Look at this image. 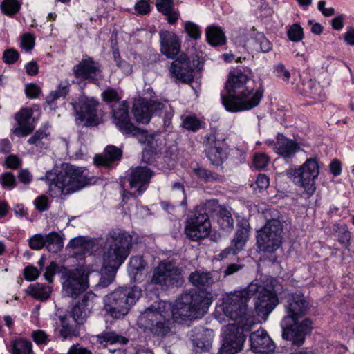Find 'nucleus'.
Segmentation results:
<instances>
[{
  "label": "nucleus",
  "instance_id": "f257e3e1",
  "mask_svg": "<svg viewBox=\"0 0 354 354\" xmlns=\"http://www.w3.org/2000/svg\"><path fill=\"white\" fill-rule=\"evenodd\" d=\"M308 303L301 293H288L285 297L284 308L287 315L281 322L282 337L298 346L304 343L306 335L312 329V322L306 318L301 322L297 319L304 316Z\"/></svg>",
  "mask_w": 354,
  "mask_h": 354
},
{
  "label": "nucleus",
  "instance_id": "f03ea898",
  "mask_svg": "<svg viewBox=\"0 0 354 354\" xmlns=\"http://www.w3.org/2000/svg\"><path fill=\"white\" fill-rule=\"evenodd\" d=\"M132 236L126 231L115 228L111 230L106 237L109 248L103 255V268L100 281L96 286L107 287L114 280L119 267L129 254Z\"/></svg>",
  "mask_w": 354,
  "mask_h": 354
},
{
  "label": "nucleus",
  "instance_id": "7ed1b4c3",
  "mask_svg": "<svg viewBox=\"0 0 354 354\" xmlns=\"http://www.w3.org/2000/svg\"><path fill=\"white\" fill-rule=\"evenodd\" d=\"M92 178L86 168L67 164L58 173L47 171L41 179L48 185L49 195L59 197L78 192L90 185Z\"/></svg>",
  "mask_w": 354,
  "mask_h": 354
},
{
  "label": "nucleus",
  "instance_id": "20e7f679",
  "mask_svg": "<svg viewBox=\"0 0 354 354\" xmlns=\"http://www.w3.org/2000/svg\"><path fill=\"white\" fill-rule=\"evenodd\" d=\"M171 316L176 322L198 318L204 315L210 304L211 299L203 291H189L183 292L174 304L169 302Z\"/></svg>",
  "mask_w": 354,
  "mask_h": 354
},
{
  "label": "nucleus",
  "instance_id": "39448f33",
  "mask_svg": "<svg viewBox=\"0 0 354 354\" xmlns=\"http://www.w3.org/2000/svg\"><path fill=\"white\" fill-rule=\"evenodd\" d=\"M171 306L169 302H154L138 318L140 328L154 335L163 337L170 332Z\"/></svg>",
  "mask_w": 354,
  "mask_h": 354
},
{
  "label": "nucleus",
  "instance_id": "423d86ee",
  "mask_svg": "<svg viewBox=\"0 0 354 354\" xmlns=\"http://www.w3.org/2000/svg\"><path fill=\"white\" fill-rule=\"evenodd\" d=\"M218 207V201L215 199L207 200L197 206L194 214L186 222V236L192 241H198L208 236L211 230L209 215L216 211Z\"/></svg>",
  "mask_w": 354,
  "mask_h": 354
},
{
  "label": "nucleus",
  "instance_id": "0eeeda50",
  "mask_svg": "<svg viewBox=\"0 0 354 354\" xmlns=\"http://www.w3.org/2000/svg\"><path fill=\"white\" fill-rule=\"evenodd\" d=\"M142 295L137 287L120 288L106 295L104 309L111 317L120 319L126 315Z\"/></svg>",
  "mask_w": 354,
  "mask_h": 354
},
{
  "label": "nucleus",
  "instance_id": "6e6552de",
  "mask_svg": "<svg viewBox=\"0 0 354 354\" xmlns=\"http://www.w3.org/2000/svg\"><path fill=\"white\" fill-rule=\"evenodd\" d=\"M256 291L255 310L258 315L268 317L279 304V295L283 291L282 284L274 278L266 279L263 286H249V291Z\"/></svg>",
  "mask_w": 354,
  "mask_h": 354
},
{
  "label": "nucleus",
  "instance_id": "1a4fd4ad",
  "mask_svg": "<svg viewBox=\"0 0 354 354\" xmlns=\"http://www.w3.org/2000/svg\"><path fill=\"white\" fill-rule=\"evenodd\" d=\"M266 216L267 221L265 225L257 231V245L261 251L272 253L277 250L281 245L283 239V224L278 218L279 212L273 211L272 213L277 218H268L267 214Z\"/></svg>",
  "mask_w": 354,
  "mask_h": 354
},
{
  "label": "nucleus",
  "instance_id": "9d476101",
  "mask_svg": "<svg viewBox=\"0 0 354 354\" xmlns=\"http://www.w3.org/2000/svg\"><path fill=\"white\" fill-rule=\"evenodd\" d=\"M249 299L247 290L226 294L223 302V311L225 316L235 321L236 325H247L250 318L248 313Z\"/></svg>",
  "mask_w": 354,
  "mask_h": 354
},
{
  "label": "nucleus",
  "instance_id": "9b49d317",
  "mask_svg": "<svg viewBox=\"0 0 354 354\" xmlns=\"http://www.w3.org/2000/svg\"><path fill=\"white\" fill-rule=\"evenodd\" d=\"M62 292L64 295L76 299L85 292L88 285V272L84 268L68 269L62 268L60 270Z\"/></svg>",
  "mask_w": 354,
  "mask_h": 354
},
{
  "label": "nucleus",
  "instance_id": "f8f14e48",
  "mask_svg": "<svg viewBox=\"0 0 354 354\" xmlns=\"http://www.w3.org/2000/svg\"><path fill=\"white\" fill-rule=\"evenodd\" d=\"M151 281L162 290L180 286L183 283L181 270L173 261H162L153 269Z\"/></svg>",
  "mask_w": 354,
  "mask_h": 354
},
{
  "label": "nucleus",
  "instance_id": "ddd939ff",
  "mask_svg": "<svg viewBox=\"0 0 354 354\" xmlns=\"http://www.w3.org/2000/svg\"><path fill=\"white\" fill-rule=\"evenodd\" d=\"M319 174V166L315 159L309 158L297 169H290L288 175L295 184L303 187L307 194L313 195L315 191V180Z\"/></svg>",
  "mask_w": 354,
  "mask_h": 354
},
{
  "label": "nucleus",
  "instance_id": "4468645a",
  "mask_svg": "<svg viewBox=\"0 0 354 354\" xmlns=\"http://www.w3.org/2000/svg\"><path fill=\"white\" fill-rule=\"evenodd\" d=\"M264 91L261 88L253 92L250 88L243 93L231 97H223L222 103L226 110L230 112H239L250 110L259 105L263 96Z\"/></svg>",
  "mask_w": 354,
  "mask_h": 354
},
{
  "label": "nucleus",
  "instance_id": "2eb2a0df",
  "mask_svg": "<svg viewBox=\"0 0 354 354\" xmlns=\"http://www.w3.org/2000/svg\"><path fill=\"white\" fill-rule=\"evenodd\" d=\"M204 153L212 165H222L227 160L229 149L224 138L219 137V133L212 131L203 138Z\"/></svg>",
  "mask_w": 354,
  "mask_h": 354
},
{
  "label": "nucleus",
  "instance_id": "dca6fc26",
  "mask_svg": "<svg viewBox=\"0 0 354 354\" xmlns=\"http://www.w3.org/2000/svg\"><path fill=\"white\" fill-rule=\"evenodd\" d=\"M76 112L77 118L83 122L86 120V125L96 126L100 123V117L98 113L100 103L93 97L81 95L77 102L73 103Z\"/></svg>",
  "mask_w": 354,
  "mask_h": 354
},
{
  "label": "nucleus",
  "instance_id": "f3484780",
  "mask_svg": "<svg viewBox=\"0 0 354 354\" xmlns=\"http://www.w3.org/2000/svg\"><path fill=\"white\" fill-rule=\"evenodd\" d=\"M245 326L230 324L224 327L220 354H235L242 349L245 341L243 330Z\"/></svg>",
  "mask_w": 354,
  "mask_h": 354
},
{
  "label": "nucleus",
  "instance_id": "a211bd4d",
  "mask_svg": "<svg viewBox=\"0 0 354 354\" xmlns=\"http://www.w3.org/2000/svg\"><path fill=\"white\" fill-rule=\"evenodd\" d=\"M111 115L113 123L123 134L138 133V127L131 122L127 102L122 101L113 104Z\"/></svg>",
  "mask_w": 354,
  "mask_h": 354
},
{
  "label": "nucleus",
  "instance_id": "6ab92c4d",
  "mask_svg": "<svg viewBox=\"0 0 354 354\" xmlns=\"http://www.w3.org/2000/svg\"><path fill=\"white\" fill-rule=\"evenodd\" d=\"M97 296L93 292H87L71 309L70 317L77 326L84 324L91 315L97 304Z\"/></svg>",
  "mask_w": 354,
  "mask_h": 354
},
{
  "label": "nucleus",
  "instance_id": "aec40b11",
  "mask_svg": "<svg viewBox=\"0 0 354 354\" xmlns=\"http://www.w3.org/2000/svg\"><path fill=\"white\" fill-rule=\"evenodd\" d=\"M75 76L84 81L96 82L102 77L101 65L91 57L86 56L73 69Z\"/></svg>",
  "mask_w": 354,
  "mask_h": 354
},
{
  "label": "nucleus",
  "instance_id": "412c9836",
  "mask_svg": "<svg viewBox=\"0 0 354 354\" xmlns=\"http://www.w3.org/2000/svg\"><path fill=\"white\" fill-rule=\"evenodd\" d=\"M169 72L176 80L191 83L194 79V71L188 57L182 53L170 66Z\"/></svg>",
  "mask_w": 354,
  "mask_h": 354
},
{
  "label": "nucleus",
  "instance_id": "4be33fe9",
  "mask_svg": "<svg viewBox=\"0 0 354 354\" xmlns=\"http://www.w3.org/2000/svg\"><path fill=\"white\" fill-rule=\"evenodd\" d=\"M154 172L147 167L138 166L130 169L129 183L131 188L141 194L148 187Z\"/></svg>",
  "mask_w": 354,
  "mask_h": 354
},
{
  "label": "nucleus",
  "instance_id": "5701e85b",
  "mask_svg": "<svg viewBox=\"0 0 354 354\" xmlns=\"http://www.w3.org/2000/svg\"><path fill=\"white\" fill-rule=\"evenodd\" d=\"M250 82L248 76L241 70H236L230 73L225 86L227 95H222L221 99L233 97L250 88V86H248Z\"/></svg>",
  "mask_w": 354,
  "mask_h": 354
},
{
  "label": "nucleus",
  "instance_id": "b1692460",
  "mask_svg": "<svg viewBox=\"0 0 354 354\" xmlns=\"http://www.w3.org/2000/svg\"><path fill=\"white\" fill-rule=\"evenodd\" d=\"M160 51L167 58L174 59L180 50L181 42L174 32L167 30L159 32Z\"/></svg>",
  "mask_w": 354,
  "mask_h": 354
},
{
  "label": "nucleus",
  "instance_id": "393cba45",
  "mask_svg": "<svg viewBox=\"0 0 354 354\" xmlns=\"http://www.w3.org/2000/svg\"><path fill=\"white\" fill-rule=\"evenodd\" d=\"M251 348L255 352L262 354H269L275 349L273 341L265 330L259 329L250 335Z\"/></svg>",
  "mask_w": 354,
  "mask_h": 354
},
{
  "label": "nucleus",
  "instance_id": "a878e982",
  "mask_svg": "<svg viewBox=\"0 0 354 354\" xmlns=\"http://www.w3.org/2000/svg\"><path fill=\"white\" fill-rule=\"evenodd\" d=\"M268 145H273L274 151L285 159L292 158L300 150L298 142L294 140L287 138L281 133L277 136V141L266 142Z\"/></svg>",
  "mask_w": 354,
  "mask_h": 354
},
{
  "label": "nucleus",
  "instance_id": "bb28decb",
  "mask_svg": "<svg viewBox=\"0 0 354 354\" xmlns=\"http://www.w3.org/2000/svg\"><path fill=\"white\" fill-rule=\"evenodd\" d=\"M32 117L31 109L26 108L21 109L16 115V120L19 127L15 128L14 133L17 136H26L33 130V126L30 122Z\"/></svg>",
  "mask_w": 354,
  "mask_h": 354
},
{
  "label": "nucleus",
  "instance_id": "cd10ccee",
  "mask_svg": "<svg viewBox=\"0 0 354 354\" xmlns=\"http://www.w3.org/2000/svg\"><path fill=\"white\" fill-rule=\"evenodd\" d=\"M122 155V151L118 147L113 145L107 146L102 155H97L94 158L95 165L109 167L114 161L119 160Z\"/></svg>",
  "mask_w": 354,
  "mask_h": 354
},
{
  "label": "nucleus",
  "instance_id": "c85d7f7f",
  "mask_svg": "<svg viewBox=\"0 0 354 354\" xmlns=\"http://www.w3.org/2000/svg\"><path fill=\"white\" fill-rule=\"evenodd\" d=\"M218 274L216 271L212 272L195 271L190 274L189 281L193 286L198 288L209 286L215 281L219 280Z\"/></svg>",
  "mask_w": 354,
  "mask_h": 354
},
{
  "label": "nucleus",
  "instance_id": "c756f323",
  "mask_svg": "<svg viewBox=\"0 0 354 354\" xmlns=\"http://www.w3.org/2000/svg\"><path fill=\"white\" fill-rule=\"evenodd\" d=\"M250 226L247 221H243L238 223V228L232 241V244L235 247V251H241L249 236Z\"/></svg>",
  "mask_w": 354,
  "mask_h": 354
},
{
  "label": "nucleus",
  "instance_id": "7c9ffc66",
  "mask_svg": "<svg viewBox=\"0 0 354 354\" xmlns=\"http://www.w3.org/2000/svg\"><path fill=\"white\" fill-rule=\"evenodd\" d=\"M51 292V287L40 283L29 286L26 290L27 295L40 301L47 300L50 297Z\"/></svg>",
  "mask_w": 354,
  "mask_h": 354
},
{
  "label": "nucleus",
  "instance_id": "2f4dec72",
  "mask_svg": "<svg viewBox=\"0 0 354 354\" xmlns=\"http://www.w3.org/2000/svg\"><path fill=\"white\" fill-rule=\"evenodd\" d=\"M97 342L100 344H119L125 345L129 342V339L112 330H105L96 335Z\"/></svg>",
  "mask_w": 354,
  "mask_h": 354
},
{
  "label": "nucleus",
  "instance_id": "473e14b6",
  "mask_svg": "<svg viewBox=\"0 0 354 354\" xmlns=\"http://www.w3.org/2000/svg\"><path fill=\"white\" fill-rule=\"evenodd\" d=\"M208 43L212 46H221L226 41V38L223 30L216 26H208L205 30Z\"/></svg>",
  "mask_w": 354,
  "mask_h": 354
},
{
  "label": "nucleus",
  "instance_id": "72a5a7b5",
  "mask_svg": "<svg viewBox=\"0 0 354 354\" xmlns=\"http://www.w3.org/2000/svg\"><path fill=\"white\" fill-rule=\"evenodd\" d=\"M12 354H35L32 342L26 339L18 337L11 342Z\"/></svg>",
  "mask_w": 354,
  "mask_h": 354
},
{
  "label": "nucleus",
  "instance_id": "f704fd0d",
  "mask_svg": "<svg viewBox=\"0 0 354 354\" xmlns=\"http://www.w3.org/2000/svg\"><path fill=\"white\" fill-rule=\"evenodd\" d=\"M147 102L141 101L134 104L133 113L138 122L147 124L151 118Z\"/></svg>",
  "mask_w": 354,
  "mask_h": 354
},
{
  "label": "nucleus",
  "instance_id": "c9c22d12",
  "mask_svg": "<svg viewBox=\"0 0 354 354\" xmlns=\"http://www.w3.org/2000/svg\"><path fill=\"white\" fill-rule=\"evenodd\" d=\"M45 246L51 252L56 253L63 248V242L58 233L52 232L44 235Z\"/></svg>",
  "mask_w": 354,
  "mask_h": 354
},
{
  "label": "nucleus",
  "instance_id": "e433bc0d",
  "mask_svg": "<svg viewBox=\"0 0 354 354\" xmlns=\"http://www.w3.org/2000/svg\"><path fill=\"white\" fill-rule=\"evenodd\" d=\"M252 35L254 37V47L256 50L262 53H268L272 49V44L261 32H256L252 28Z\"/></svg>",
  "mask_w": 354,
  "mask_h": 354
},
{
  "label": "nucleus",
  "instance_id": "4c0bfd02",
  "mask_svg": "<svg viewBox=\"0 0 354 354\" xmlns=\"http://www.w3.org/2000/svg\"><path fill=\"white\" fill-rule=\"evenodd\" d=\"M70 86L71 84L68 80L65 79L60 81L57 89L53 91L46 97V102L48 104H53L59 97H65L69 92Z\"/></svg>",
  "mask_w": 354,
  "mask_h": 354
},
{
  "label": "nucleus",
  "instance_id": "58836bf2",
  "mask_svg": "<svg viewBox=\"0 0 354 354\" xmlns=\"http://www.w3.org/2000/svg\"><path fill=\"white\" fill-rule=\"evenodd\" d=\"M218 223L225 231L230 232L234 228V219L231 212L225 207H220L218 210Z\"/></svg>",
  "mask_w": 354,
  "mask_h": 354
},
{
  "label": "nucleus",
  "instance_id": "ea45409f",
  "mask_svg": "<svg viewBox=\"0 0 354 354\" xmlns=\"http://www.w3.org/2000/svg\"><path fill=\"white\" fill-rule=\"evenodd\" d=\"M61 328L59 330V336L63 340L70 339L72 337L77 336V331L76 326L71 325L66 317H61Z\"/></svg>",
  "mask_w": 354,
  "mask_h": 354
},
{
  "label": "nucleus",
  "instance_id": "a19ab883",
  "mask_svg": "<svg viewBox=\"0 0 354 354\" xmlns=\"http://www.w3.org/2000/svg\"><path fill=\"white\" fill-rule=\"evenodd\" d=\"M194 174L205 183L221 181L222 176L219 174L207 170L203 167H198L193 169Z\"/></svg>",
  "mask_w": 354,
  "mask_h": 354
},
{
  "label": "nucleus",
  "instance_id": "79ce46f5",
  "mask_svg": "<svg viewBox=\"0 0 354 354\" xmlns=\"http://www.w3.org/2000/svg\"><path fill=\"white\" fill-rule=\"evenodd\" d=\"M0 8L5 15L12 17L19 12L21 8V3L17 0H3Z\"/></svg>",
  "mask_w": 354,
  "mask_h": 354
},
{
  "label": "nucleus",
  "instance_id": "37998d69",
  "mask_svg": "<svg viewBox=\"0 0 354 354\" xmlns=\"http://www.w3.org/2000/svg\"><path fill=\"white\" fill-rule=\"evenodd\" d=\"M305 91L310 98L314 100L319 99L324 95L322 86L313 80H310L306 84Z\"/></svg>",
  "mask_w": 354,
  "mask_h": 354
},
{
  "label": "nucleus",
  "instance_id": "c03bdc74",
  "mask_svg": "<svg viewBox=\"0 0 354 354\" xmlns=\"http://www.w3.org/2000/svg\"><path fill=\"white\" fill-rule=\"evenodd\" d=\"M48 135L49 133H47L45 129H39L28 140V142L30 145H35L37 147L42 148L45 145L44 140L47 139Z\"/></svg>",
  "mask_w": 354,
  "mask_h": 354
},
{
  "label": "nucleus",
  "instance_id": "a18cd8bd",
  "mask_svg": "<svg viewBox=\"0 0 354 354\" xmlns=\"http://www.w3.org/2000/svg\"><path fill=\"white\" fill-rule=\"evenodd\" d=\"M182 126L184 129L196 132L201 129L202 127V122L195 116H187L183 121Z\"/></svg>",
  "mask_w": 354,
  "mask_h": 354
},
{
  "label": "nucleus",
  "instance_id": "49530a36",
  "mask_svg": "<svg viewBox=\"0 0 354 354\" xmlns=\"http://www.w3.org/2000/svg\"><path fill=\"white\" fill-rule=\"evenodd\" d=\"M290 40L297 42L304 38V31L301 26L298 24L292 25L287 31Z\"/></svg>",
  "mask_w": 354,
  "mask_h": 354
},
{
  "label": "nucleus",
  "instance_id": "de8ad7c7",
  "mask_svg": "<svg viewBox=\"0 0 354 354\" xmlns=\"http://www.w3.org/2000/svg\"><path fill=\"white\" fill-rule=\"evenodd\" d=\"M184 27L185 32L190 38L196 40L201 37V31L196 24L187 21L185 22Z\"/></svg>",
  "mask_w": 354,
  "mask_h": 354
},
{
  "label": "nucleus",
  "instance_id": "09e8293b",
  "mask_svg": "<svg viewBox=\"0 0 354 354\" xmlns=\"http://www.w3.org/2000/svg\"><path fill=\"white\" fill-rule=\"evenodd\" d=\"M273 72L277 77L282 80L284 82L288 83L289 82L291 74L282 63L274 65Z\"/></svg>",
  "mask_w": 354,
  "mask_h": 354
},
{
  "label": "nucleus",
  "instance_id": "8fccbe9b",
  "mask_svg": "<svg viewBox=\"0 0 354 354\" xmlns=\"http://www.w3.org/2000/svg\"><path fill=\"white\" fill-rule=\"evenodd\" d=\"M131 272L137 274L138 272L143 270L147 263L142 257H131L129 261Z\"/></svg>",
  "mask_w": 354,
  "mask_h": 354
},
{
  "label": "nucleus",
  "instance_id": "3c124183",
  "mask_svg": "<svg viewBox=\"0 0 354 354\" xmlns=\"http://www.w3.org/2000/svg\"><path fill=\"white\" fill-rule=\"evenodd\" d=\"M270 160V157L265 153H258L254 156L253 165L258 169H263L268 166Z\"/></svg>",
  "mask_w": 354,
  "mask_h": 354
},
{
  "label": "nucleus",
  "instance_id": "603ef678",
  "mask_svg": "<svg viewBox=\"0 0 354 354\" xmlns=\"http://www.w3.org/2000/svg\"><path fill=\"white\" fill-rule=\"evenodd\" d=\"M102 97L106 103H117L120 101V96L118 91L113 88H108L102 93Z\"/></svg>",
  "mask_w": 354,
  "mask_h": 354
},
{
  "label": "nucleus",
  "instance_id": "864d4df0",
  "mask_svg": "<svg viewBox=\"0 0 354 354\" xmlns=\"http://www.w3.org/2000/svg\"><path fill=\"white\" fill-rule=\"evenodd\" d=\"M113 57L118 68H121L125 74H129L132 71L131 66L128 64L126 61L122 60L118 50H115L113 51Z\"/></svg>",
  "mask_w": 354,
  "mask_h": 354
},
{
  "label": "nucleus",
  "instance_id": "5fc2aeb1",
  "mask_svg": "<svg viewBox=\"0 0 354 354\" xmlns=\"http://www.w3.org/2000/svg\"><path fill=\"white\" fill-rule=\"evenodd\" d=\"M29 246L31 249L38 250L45 246L44 235L37 234L29 239Z\"/></svg>",
  "mask_w": 354,
  "mask_h": 354
},
{
  "label": "nucleus",
  "instance_id": "6e6d98bb",
  "mask_svg": "<svg viewBox=\"0 0 354 354\" xmlns=\"http://www.w3.org/2000/svg\"><path fill=\"white\" fill-rule=\"evenodd\" d=\"M19 57V53L16 50L9 48L3 52L2 59L7 64H12L18 60Z\"/></svg>",
  "mask_w": 354,
  "mask_h": 354
},
{
  "label": "nucleus",
  "instance_id": "4d7b16f0",
  "mask_svg": "<svg viewBox=\"0 0 354 354\" xmlns=\"http://www.w3.org/2000/svg\"><path fill=\"white\" fill-rule=\"evenodd\" d=\"M157 10L164 14H169V10L174 8L172 0H156Z\"/></svg>",
  "mask_w": 354,
  "mask_h": 354
},
{
  "label": "nucleus",
  "instance_id": "13d9d810",
  "mask_svg": "<svg viewBox=\"0 0 354 354\" xmlns=\"http://www.w3.org/2000/svg\"><path fill=\"white\" fill-rule=\"evenodd\" d=\"M0 183L5 187L12 189L16 185L15 177L10 172H5L0 178Z\"/></svg>",
  "mask_w": 354,
  "mask_h": 354
},
{
  "label": "nucleus",
  "instance_id": "bf43d9fd",
  "mask_svg": "<svg viewBox=\"0 0 354 354\" xmlns=\"http://www.w3.org/2000/svg\"><path fill=\"white\" fill-rule=\"evenodd\" d=\"M32 338L37 344H46L50 342L48 335L42 330H34L32 333Z\"/></svg>",
  "mask_w": 354,
  "mask_h": 354
},
{
  "label": "nucleus",
  "instance_id": "052dcab7",
  "mask_svg": "<svg viewBox=\"0 0 354 354\" xmlns=\"http://www.w3.org/2000/svg\"><path fill=\"white\" fill-rule=\"evenodd\" d=\"M192 342L194 347L202 351L209 349L211 346L209 340L207 339L204 335H201L199 337L193 339Z\"/></svg>",
  "mask_w": 354,
  "mask_h": 354
},
{
  "label": "nucleus",
  "instance_id": "680f3d73",
  "mask_svg": "<svg viewBox=\"0 0 354 354\" xmlns=\"http://www.w3.org/2000/svg\"><path fill=\"white\" fill-rule=\"evenodd\" d=\"M172 191L173 192L179 193L182 196V200L179 202L178 205L183 207H187V196L185 193V189L183 184L178 182H176L172 185Z\"/></svg>",
  "mask_w": 354,
  "mask_h": 354
},
{
  "label": "nucleus",
  "instance_id": "e2e57ef3",
  "mask_svg": "<svg viewBox=\"0 0 354 354\" xmlns=\"http://www.w3.org/2000/svg\"><path fill=\"white\" fill-rule=\"evenodd\" d=\"M138 132L136 134H124L126 136H136L138 138L140 142L143 144L150 145L153 137L147 134L146 131L142 130L138 127Z\"/></svg>",
  "mask_w": 354,
  "mask_h": 354
},
{
  "label": "nucleus",
  "instance_id": "0e129e2a",
  "mask_svg": "<svg viewBox=\"0 0 354 354\" xmlns=\"http://www.w3.org/2000/svg\"><path fill=\"white\" fill-rule=\"evenodd\" d=\"M35 45V38L31 34H24L21 37V46L26 50H31Z\"/></svg>",
  "mask_w": 354,
  "mask_h": 354
},
{
  "label": "nucleus",
  "instance_id": "69168bd1",
  "mask_svg": "<svg viewBox=\"0 0 354 354\" xmlns=\"http://www.w3.org/2000/svg\"><path fill=\"white\" fill-rule=\"evenodd\" d=\"M25 91L28 97L35 98L40 94L41 88L36 84H29L26 85Z\"/></svg>",
  "mask_w": 354,
  "mask_h": 354
},
{
  "label": "nucleus",
  "instance_id": "338daca9",
  "mask_svg": "<svg viewBox=\"0 0 354 354\" xmlns=\"http://www.w3.org/2000/svg\"><path fill=\"white\" fill-rule=\"evenodd\" d=\"M135 10L140 15H146L150 11V6L148 1L140 0L134 6Z\"/></svg>",
  "mask_w": 354,
  "mask_h": 354
},
{
  "label": "nucleus",
  "instance_id": "774afa93",
  "mask_svg": "<svg viewBox=\"0 0 354 354\" xmlns=\"http://www.w3.org/2000/svg\"><path fill=\"white\" fill-rule=\"evenodd\" d=\"M255 184L259 192L266 189L269 186V178L266 174H259Z\"/></svg>",
  "mask_w": 354,
  "mask_h": 354
}]
</instances>
